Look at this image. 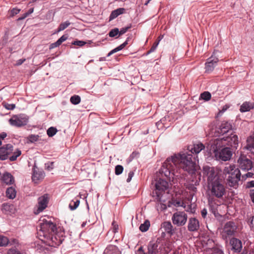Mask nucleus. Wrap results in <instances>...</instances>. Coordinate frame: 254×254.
<instances>
[{
    "mask_svg": "<svg viewBox=\"0 0 254 254\" xmlns=\"http://www.w3.org/2000/svg\"><path fill=\"white\" fill-rule=\"evenodd\" d=\"M188 219L187 215L183 211H177L174 213L172 220L174 224L178 226L184 225Z\"/></svg>",
    "mask_w": 254,
    "mask_h": 254,
    "instance_id": "nucleus-7",
    "label": "nucleus"
},
{
    "mask_svg": "<svg viewBox=\"0 0 254 254\" xmlns=\"http://www.w3.org/2000/svg\"><path fill=\"white\" fill-rule=\"evenodd\" d=\"M3 106L5 109L9 110H13L15 108V105L14 104L4 103Z\"/></svg>",
    "mask_w": 254,
    "mask_h": 254,
    "instance_id": "nucleus-44",
    "label": "nucleus"
},
{
    "mask_svg": "<svg viewBox=\"0 0 254 254\" xmlns=\"http://www.w3.org/2000/svg\"><path fill=\"white\" fill-rule=\"evenodd\" d=\"M2 182L6 185H11L14 183L13 176L9 173H5L1 177Z\"/></svg>",
    "mask_w": 254,
    "mask_h": 254,
    "instance_id": "nucleus-23",
    "label": "nucleus"
},
{
    "mask_svg": "<svg viewBox=\"0 0 254 254\" xmlns=\"http://www.w3.org/2000/svg\"><path fill=\"white\" fill-rule=\"evenodd\" d=\"M21 151L19 149H16V151H15L13 154L9 157V159L11 161H15L16 160L17 158L21 155Z\"/></svg>",
    "mask_w": 254,
    "mask_h": 254,
    "instance_id": "nucleus-36",
    "label": "nucleus"
},
{
    "mask_svg": "<svg viewBox=\"0 0 254 254\" xmlns=\"http://www.w3.org/2000/svg\"><path fill=\"white\" fill-rule=\"evenodd\" d=\"M20 9H18V8H13L11 10V15L13 16L14 15L18 14L20 12Z\"/></svg>",
    "mask_w": 254,
    "mask_h": 254,
    "instance_id": "nucleus-50",
    "label": "nucleus"
},
{
    "mask_svg": "<svg viewBox=\"0 0 254 254\" xmlns=\"http://www.w3.org/2000/svg\"><path fill=\"white\" fill-rule=\"evenodd\" d=\"M230 244L232 247V250L235 252H240L242 250V242L238 239L233 238L230 241Z\"/></svg>",
    "mask_w": 254,
    "mask_h": 254,
    "instance_id": "nucleus-16",
    "label": "nucleus"
},
{
    "mask_svg": "<svg viewBox=\"0 0 254 254\" xmlns=\"http://www.w3.org/2000/svg\"><path fill=\"white\" fill-rule=\"evenodd\" d=\"M155 188L156 190L158 191L156 192V194L159 196L162 191H165L169 188V184L166 181L160 179L157 180L155 183Z\"/></svg>",
    "mask_w": 254,
    "mask_h": 254,
    "instance_id": "nucleus-13",
    "label": "nucleus"
},
{
    "mask_svg": "<svg viewBox=\"0 0 254 254\" xmlns=\"http://www.w3.org/2000/svg\"><path fill=\"white\" fill-rule=\"evenodd\" d=\"M159 43V41H156L153 45H152V47L151 48L150 50L149 51V53L154 52L156 48L157 47L158 44Z\"/></svg>",
    "mask_w": 254,
    "mask_h": 254,
    "instance_id": "nucleus-48",
    "label": "nucleus"
},
{
    "mask_svg": "<svg viewBox=\"0 0 254 254\" xmlns=\"http://www.w3.org/2000/svg\"><path fill=\"white\" fill-rule=\"evenodd\" d=\"M39 136L38 135L31 134L28 137V140L30 142H34L38 140Z\"/></svg>",
    "mask_w": 254,
    "mask_h": 254,
    "instance_id": "nucleus-42",
    "label": "nucleus"
},
{
    "mask_svg": "<svg viewBox=\"0 0 254 254\" xmlns=\"http://www.w3.org/2000/svg\"><path fill=\"white\" fill-rule=\"evenodd\" d=\"M38 235L42 241L52 247L61 245L64 238L63 228L57 227L51 220L45 218L40 220Z\"/></svg>",
    "mask_w": 254,
    "mask_h": 254,
    "instance_id": "nucleus-2",
    "label": "nucleus"
},
{
    "mask_svg": "<svg viewBox=\"0 0 254 254\" xmlns=\"http://www.w3.org/2000/svg\"><path fill=\"white\" fill-rule=\"evenodd\" d=\"M205 148V146L201 142H197L194 143L192 146H189V150L192 153L198 154Z\"/></svg>",
    "mask_w": 254,
    "mask_h": 254,
    "instance_id": "nucleus-18",
    "label": "nucleus"
},
{
    "mask_svg": "<svg viewBox=\"0 0 254 254\" xmlns=\"http://www.w3.org/2000/svg\"><path fill=\"white\" fill-rule=\"evenodd\" d=\"M247 187H248V188L254 187V181H252L249 182L247 183Z\"/></svg>",
    "mask_w": 254,
    "mask_h": 254,
    "instance_id": "nucleus-56",
    "label": "nucleus"
},
{
    "mask_svg": "<svg viewBox=\"0 0 254 254\" xmlns=\"http://www.w3.org/2000/svg\"><path fill=\"white\" fill-rule=\"evenodd\" d=\"M131 27V25L123 27L121 29L120 31H119V35H122L125 33L128 29H129Z\"/></svg>",
    "mask_w": 254,
    "mask_h": 254,
    "instance_id": "nucleus-47",
    "label": "nucleus"
},
{
    "mask_svg": "<svg viewBox=\"0 0 254 254\" xmlns=\"http://www.w3.org/2000/svg\"><path fill=\"white\" fill-rule=\"evenodd\" d=\"M161 226L162 228H163L167 233L170 235H172L174 233L173 226L170 222H164L162 224Z\"/></svg>",
    "mask_w": 254,
    "mask_h": 254,
    "instance_id": "nucleus-24",
    "label": "nucleus"
},
{
    "mask_svg": "<svg viewBox=\"0 0 254 254\" xmlns=\"http://www.w3.org/2000/svg\"><path fill=\"white\" fill-rule=\"evenodd\" d=\"M6 135L7 134L5 132H2L0 134V138L1 139H3L6 137Z\"/></svg>",
    "mask_w": 254,
    "mask_h": 254,
    "instance_id": "nucleus-58",
    "label": "nucleus"
},
{
    "mask_svg": "<svg viewBox=\"0 0 254 254\" xmlns=\"http://www.w3.org/2000/svg\"><path fill=\"white\" fill-rule=\"evenodd\" d=\"M173 204L176 207H183L187 211H190L192 212V211L190 209V206L189 204L186 205V204L183 201L181 200L174 199L173 200Z\"/></svg>",
    "mask_w": 254,
    "mask_h": 254,
    "instance_id": "nucleus-19",
    "label": "nucleus"
},
{
    "mask_svg": "<svg viewBox=\"0 0 254 254\" xmlns=\"http://www.w3.org/2000/svg\"><path fill=\"white\" fill-rule=\"evenodd\" d=\"M218 61V58L215 56V53H213L212 55L207 59L205 63V72H211L214 70L215 67L217 65Z\"/></svg>",
    "mask_w": 254,
    "mask_h": 254,
    "instance_id": "nucleus-10",
    "label": "nucleus"
},
{
    "mask_svg": "<svg viewBox=\"0 0 254 254\" xmlns=\"http://www.w3.org/2000/svg\"><path fill=\"white\" fill-rule=\"evenodd\" d=\"M80 203L79 200L77 199L76 201H72L69 204V207L70 210H75L79 205Z\"/></svg>",
    "mask_w": 254,
    "mask_h": 254,
    "instance_id": "nucleus-38",
    "label": "nucleus"
},
{
    "mask_svg": "<svg viewBox=\"0 0 254 254\" xmlns=\"http://www.w3.org/2000/svg\"><path fill=\"white\" fill-rule=\"evenodd\" d=\"M211 94L207 91H205L200 94V98L205 100L208 101L211 99Z\"/></svg>",
    "mask_w": 254,
    "mask_h": 254,
    "instance_id": "nucleus-39",
    "label": "nucleus"
},
{
    "mask_svg": "<svg viewBox=\"0 0 254 254\" xmlns=\"http://www.w3.org/2000/svg\"><path fill=\"white\" fill-rule=\"evenodd\" d=\"M142 248L141 247L140 248H139L138 249V252H142Z\"/></svg>",
    "mask_w": 254,
    "mask_h": 254,
    "instance_id": "nucleus-63",
    "label": "nucleus"
},
{
    "mask_svg": "<svg viewBox=\"0 0 254 254\" xmlns=\"http://www.w3.org/2000/svg\"><path fill=\"white\" fill-rule=\"evenodd\" d=\"M254 108V103L250 102H245L241 106L240 111L242 113L250 111Z\"/></svg>",
    "mask_w": 254,
    "mask_h": 254,
    "instance_id": "nucleus-22",
    "label": "nucleus"
},
{
    "mask_svg": "<svg viewBox=\"0 0 254 254\" xmlns=\"http://www.w3.org/2000/svg\"><path fill=\"white\" fill-rule=\"evenodd\" d=\"M72 44L74 45L82 47L86 44V42L83 41L76 40L73 42Z\"/></svg>",
    "mask_w": 254,
    "mask_h": 254,
    "instance_id": "nucleus-46",
    "label": "nucleus"
},
{
    "mask_svg": "<svg viewBox=\"0 0 254 254\" xmlns=\"http://www.w3.org/2000/svg\"><path fill=\"white\" fill-rule=\"evenodd\" d=\"M157 243H150L148 247V254H159Z\"/></svg>",
    "mask_w": 254,
    "mask_h": 254,
    "instance_id": "nucleus-26",
    "label": "nucleus"
},
{
    "mask_svg": "<svg viewBox=\"0 0 254 254\" xmlns=\"http://www.w3.org/2000/svg\"><path fill=\"white\" fill-rule=\"evenodd\" d=\"M9 122L11 126L20 127L27 124L28 118L24 115H19L15 116L10 119Z\"/></svg>",
    "mask_w": 254,
    "mask_h": 254,
    "instance_id": "nucleus-9",
    "label": "nucleus"
},
{
    "mask_svg": "<svg viewBox=\"0 0 254 254\" xmlns=\"http://www.w3.org/2000/svg\"><path fill=\"white\" fill-rule=\"evenodd\" d=\"M8 243V238L2 235H0V247L6 246Z\"/></svg>",
    "mask_w": 254,
    "mask_h": 254,
    "instance_id": "nucleus-37",
    "label": "nucleus"
},
{
    "mask_svg": "<svg viewBox=\"0 0 254 254\" xmlns=\"http://www.w3.org/2000/svg\"><path fill=\"white\" fill-rule=\"evenodd\" d=\"M213 153L217 160L223 161L229 160L232 156V152L230 148L227 146L214 152Z\"/></svg>",
    "mask_w": 254,
    "mask_h": 254,
    "instance_id": "nucleus-6",
    "label": "nucleus"
},
{
    "mask_svg": "<svg viewBox=\"0 0 254 254\" xmlns=\"http://www.w3.org/2000/svg\"><path fill=\"white\" fill-rule=\"evenodd\" d=\"M238 163L240 168L243 170L249 171L253 167V163L251 160L244 155L240 157Z\"/></svg>",
    "mask_w": 254,
    "mask_h": 254,
    "instance_id": "nucleus-12",
    "label": "nucleus"
},
{
    "mask_svg": "<svg viewBox=\"0 0 254 254\" xmlns=\"http://www.w3.org/2000/svg\"><path fill=\"white\" fill-rule=\"evenodd\" d=\"M127 44V41L126 40L124 43H123L122 44H121V45H120L119 46L117 47V48H115L114 49L112 50V51H111L108 54V55L107 56L108 57H109L111 55H112V54L118 52V51H120L121 50H122V49H123L126 46Z\"/></svg>",
    "mask_w": 254,
    "mask_h": 254,
    "instance_id": "nucleus-31",
    "label": "nucleus"
},
{
    "mask_svg": "<svg viewBox=\"0 0 254 254\" xmlns=\"http://www.w3.org/2000/svg\"><path fill=\"white\" fill-rule=\"evenodd\" d=\"M196 183L197 182H196L194 184L187 182L185 184V186L186 188L189 190H190L192 192H194L196 191V188L195 187V186L197 185Z\"/></svg>",
    "mask_w": 254,
    "mask_h": 254,
    "instance_id": "nucleus-33",
    "label": "nucleus"
},
{
    "mask_svg": "<svg viewBox=\"0 0 254 254\" xmlns=\"http://www.w3.org/2000/svg\"><path fill=\"white\" fill-rule=\"evenodd\" d=\"M48 201L49 198L47 194L39 197L38 199L37 209L35 210V214H38L43 211L47 207Z\"/></svg>",
    "mask_w": 254,
    "mask_h": 254,
    "instance_id": "nucleus-11",
    "label": "nucleus"
},
{
    "mask_svg": "<svg viewBox=\"0 0 254 254\" xmlns=\"http://www.w3.org/2000/svg\"><path fill=\"white\" fill-rule=\"evenodd\" d=\"M227 107H225H225H224L223 109L222 110V112H224L227 110Z\"/></svg>",
    "mask_w": 254,
    "mask_h": 254,
    "instance_id": "nucleus-61",
    "label": "nucleus"
},
{
    "mask_svg": "<svg viewBox=\"0 0 254 254\" xmlns=\"http://www.w3.org/2000/svg\"><path fill=\"white\" fill-rule=\"evenodd\" d=\"M81 101V98L78 95H73L70 98V101L72 104L77 105Z\"/></svg>",
    "mask_w": 254,
    "mask_h": 254,
    "instance_id": "nucleus-34",
    "label": "nucleus"
},
{
    "mask_svg": "<svg viewBox=\"0 0 254 254\" xmlns=\"http://www.w3.org/2000/svg\"><path fill=\"white\" fill-rule=\"evenodd\" d=\"M254 174L252 172H248L242 176V179L245 180L247 178H252Z\"/></svg>",
    "mask_w": 254,
    "mask_h": 254,
    "instance_id": "nucleus-51",
    "label": "nucleus"
},
{
    "mask_svg": "<svg viewBox=\"0 0 254 254\" xmlns=\"http://www.w3.org/2000/svg\"><path fill=\"white\" fill-rule=\"evenodd\" d=\"M245 148L252 153H254V135L249 136L247 140V145Z\"/></svg>",
    "mask_w": 254,
    "mask_h": 254,
    "instance_id": "nucleus-21",
    "label": "nucleus"
},
{
    "mask_svg": "<svg viewBox=\"0 0 254 254\" xmlns=\"http://www.w3.org/2000/svg\"><path fill=\"white\" fill-rule=\"evenodd\" d=\"M45 166L47 170L51 171L54 168V163L50 162L45 164Z\"/></svg>",
    "mask_w": 254,
    "mask_h": 254,
    "instance_id": "nucleus-49",
    "label": "nucleus"
},
{
    "mask_svg": "<svg viewBox=\"0 0 254 254\" xmlns=\"http://www.w3.org/2000/svg\"><path fill=\"white\" fill-rule=\"evenodd\" d=\"M28 16V15L26 13H25L24 14H23L22 15V16H21V17H19L18 19V20H23L24 19H25L26 17H27V16Z\"/></svg>",
    "mask_w": 254,
    "mask_h": 254,
    "instance_id": "nucleus-57",
    "label": "nucleus"
},
{
    "mask_svg": "<svg viewBox=\"0 0 254 254\" xmlns=\"http://www.w3.org/2000/svg\"><path fill=\"white\" fill-rule=\"evenodd\" d=\"M238 226L234 222H226L220 230L222 238L227 242L230 237L235 235Z\"/></svg>",
    "mask_w": 254,
    "mask_h": 254,
    "instance_id": "nucleus-5",
    "label": "nucleus"
},
{
    "mask_svg": "<svg viewBox=\"0 0 254 254\" xmlns=\"http://www.w3.org/2000/svg\"><path fill=\"white\" fill-rule=\"evenodd\" d=\"M125 11L124 8H119L113 10L110 16V20H112L118 17L119 15L123 14Z\"/></svg>",
    "mask_w": 254,
    "mask_h": 254,
    "instance_id": "nucleus-29",
    "label": "nucleus"
},
{
    "mask_svg": "<svg viewBox=\"0 0 254 254\" xmlns=\"http://www.w3.org/2000/svg\"><path fill=\"white\" fill-rule=\"evenodd\" d=\"M70 24V23L68 21H66L60 24L59 28L57 29V32H59L60 31H62L64 30L65 28H66Z\"/></svg>",
    "mask_w": 254,
    "mask_h": 254,
    "instance_id": "nucleus-35",
    "label": "nucleus"
},
{
    "mask_svg": "<svg viewBox=\"0 0 254 254\" xmlns=\"http://www.w3.org/2000/svg\"><path fill=\"white\" fill-rule=\"evenodd\" d=\"M118 34H119V30L117 28L112 29L109 33V36L110 37H114Z\"/></svg>",
    "mask_w": 254,
    "mask_h": 254,
    "instance_id": "nucleus-41",
    "label": "nucleus"
},
{
    "mask_svg": "<svg viewBox=\"0 0 254 254\" xmlns=\"http://www.w3.org/2000/svg\"><path fill=\"white\" fill-rule=\"evenodd\" d=\"M123 170V167L122 165H118L115 167V174L117 175H119L122 173Z\"/></svg>",
    "mask_w": 254,
    "mask_h": 254,
    "instance_id": "nucleus-43",
    "label": "nucleus"
},
{
    "mask_svg": "<svg viewBox=\"0 0 254 254\" xmlns=\"http://www.w3.org/2000/svg\"><path fill=\"white\" fill-rule=\"evenodd\" d=\"M241 172L239 169L236 168L230 176L228 177L227 181L229 186L236 188L241 180Z\"/></svg>",
    "mask_w": 254,
    "mask_h": 254,
    "instance_id": "nucleus-8",
    "label": "nucleus"
},
{
    "mask_svg": "<svg viewBox=\"0 0 254 254\" xmlns=\"http://www.w3.org/2000/svg\"><path fill=\"white\" fill-rule=\"evenodd\" d=\"M16 192L14 188L9 187L7 188L6 191V196L10 199H13L16 196Z\"/></svg>",
    "mask_w": 254,
    "mask_h": 254,
    "instance_id": "nucleus-30",
    "label": "nucleus"
},
{
    "mask_svg": "<svg viewBox=\"0 0 254 254\" xmlns=\"http://www.w3.org/2000/svg\"><path fill=\"white\" fill-rule=\"evenodd\" d=\"M188 230L190 231H196L199 228V223L198 220L195 218H190L189 220Z\"/></svg>",
    "mask_w": 254,
    "mask_h": 254,
    "instance_id": "nucleus-17",
    "label": "nucleus"
},
{
    "mask_svg": "<svg viewBox=\"0 0 254 254\" xmlns=\"http://www.w3.org/2000/svg\"><path fill=\"white\" fill-rule=\"evenodd\" d=\"M232 128V126L230 123L224 121L221 123L219 127L217 129V132H216V133L217 134V135H218V134L223 135L224 134L228 132L230 130H231Z\"/></svg>",
    "mask_w": 254,
    "mask_h": 254,
    "instance_id": "nucleus-15",
    "label": "nucleus"
},
{
    "mask_svg": "<svg viewBox=\"0 0 254 254\" xmlns=\"http://www.w3.org/2000/svg\"><path fill=\"white\" fill-rule=\"evenodd\" d=\"M254 190H252V192L251 194V198L252 199L253 202L254 203Z\"/></svg>",
    "mask_w": 254,
    "mask_h": 254,
    "instance_id": "nucleus-60",
    "label": "nucleus"
},
{
    "mask_svg": "<svg viewBox=\"0 0 254 254\" xmlns=\"http://www.w3.org/2000/svg\"><path fill=\"white\" fill-rule=\"evenodd\" d=\"M7 254H21V253L17 249L13 248L8 251Z\"/></svg>",
    "mask_w": 254,
    "mask_h": 254,
    "instance_id": "nucleus-45",
    "label": "nucleus"
},
{
    "mask_svg": "<svg viewBox=\"0 0 254 254\" xmlns=\"http://www.w3.org/2000/svg\"><path fill=\"white\" fill-rule=\"evenodd\" d=\"M151 0H147V1L145 3V5H147L148 3L149 2V1H150Z\"/></svg>",
    "mask_w": 254,
    "mask_h": 254,
    "instance_id": "nucleus-62",
    "label": "nucleus"
},
{
    "mask_svg": "<svg viewBox=\"0 0 254 254\" xmlns=\"http://www.w3.org/2000/svg\"><path fill=\"white\" fill-rule=\"evenodd\" d=\"M150 226L149 221L146 220L143 224H141L139 227V230L143 232L147 231Z\"/></svg>",
    "mask_w": 254,
    "mask_h": 254,
    "instance_id": "nucleus-32",
    "label": "nucleus"
},
{
    "mask_svg": "<svg viewBox=\"0 0 254 254\" xmlns=\"http://www.w3.org/2000/svg\"><path fill=\"white\" fill-rule=\"evenodd\" d=\"M204 254H224L222 251L218 247L208 248L206 249Z\"/></svg>",
    "mask_w": 254,
    "mask_h": 254,
    "instance_id": "nucleus-28",
    "label": "nucleus"
},
{
    "mask_svg": "<svg viewBox=\"0 0 254 254\" xmlns=\"http://www.w3.org/2000/svg\"><path fill=\"white\" fill-rule=\"evenodd\" d=\"M112 226L113 228V232L116 233L118 230V225L115 221L112 222Z\"/></svg>",
    "mask_w": 254,
    "mask_h": 254,
    "instance_id": "nucleus-52",
    "label": "nucleus"
},
{
    "mask_svg": "<svg viewBox=\"0 0 254 254\" xmlns=\"http://www.w3.org/2000/svg\"><path fill=\"white\" fill-rule=\"evenodd\" d=\"M204 174L207 176V193L210 197L222 198L226 194V188L213 167L205 166Z\"/></svg>",
    "mask_w": 254,
    "mask_h": 254,
    "instance_id": "nucleus-3",
    "label": "nucleus"
},
{
    "mask_svg": "<svg viewBox=\"0 0 254 254\" xmlns=\"http://www.w3.org/2000/svg\"><path fill=\"white\" fill-rule=\"evenodd\" d=\"M208 243H213V241L212 240H209L208 241Z\"/></svg>",
    "mask_w": 254,
    "mask_h": 254,
    "instance_id": "nucleus-64",
    "label": "nucleus"
},
{
    "mask_svg": "<svg viewBox=\"0 0 254 254\" xmlns=\"http://www.w3.org/2000/svg\"><path fill=\"white\" fill-rule=\"evenodd\" d=\"M192 155L187 152H181L168 158L162 165L160 173L174 180L181 177L182 170L189 173H193L195 170V163L192 160Z\"/></svg>",
    "mask_w": 254,
    "mask_h": 254,
    "instance_id": "nucleus-1",
    "label": "nucleus"
},
{
    "mask_svg": "<svg viewBox=\"0 0 254 254\" xmlns=\"http://www.w3.org/2000/svg\"><path fill=\"white\" fill-rule=\"evenodd\" d=\"M133 175H134V172L133 171H130L129 172V173L128 174V177L127 180V182H129L131 181Z\"/></svg>",
    "mask_w": 254,
    "mask_h": 254,
    "instance_id": "nucleus-53",
    "label": "nucleus"
},
{
    "mask_svg": "<svg viewBox=\"0 0 254 254\" xmlns=\"http://www.w3.org/2000/svg\"><path fill=\"white\" fill-rule=\"evenodd\" d=\"M25 61V59H19L16 62L15 65L17 66L20 65L22 64Z\"/></svg>",
    "mask_w": 254,
    "mask_h": 254,
    "instance_id": "nucleus-54",
    "label": "nucleus"
},
{
    "mask_svg": "<svg viewBox=\"0 0 254 254\" xmlns=\"http://www.w3.org/2000/svg\"><path fill=\"white\" fill-rule=\"evenodd\" d=\"M33 11H34V8H30L28 12H26V13L29 15V14H31L33 12Z\"/></svg>",
    "mask_w": 254,
    "mask_h": 254,
    "instance_id": "nucleus-59",
    "label": "nucleus"
},
{
    "mask_svg": "<svg viewBox=\"0 0 254 254\" xmlns=\"http://www.w3.org/2000/svg\"><path fill=\"white\" fill-rule=\"evenodd\" d=\"M57 132V129L54 127H50L47 131V134L49 136L52 137L54 136Z\"/></svg>",
    "mask_w": 254,
    "mask_h": 254,
    "instance_id": "nucleus-40",
    "label": "nucleus"
},
{
    "mask_svg": "<svg viewBox=\"0 0 254 254\" xmlns=\"http://www.w3.org/2000/svg\"><path fill=\"white\" fill-rule=\"evenodd\" d=\"M207 211L205 208L201 210V215L202 217L205 218L207 215Z\"/></svg>",
    "mask_w": 254,
    "mask_h": 254,
    "instance_id": "nucleus-55",
    "label": "nucleus"
},
{
    "mask_svg": "<svg viewBox=\"0 0 254 254\" xmlns=\"http://www.w3.org/2000/svg\"><path fill=\"white\" fill-rule=\"evenodd\" d=\"M236 168V166L233 164H227L223 170V174L225 176V177L228 179V177L230 176V175L233 173V171Z\"/></svg>",
    "mask_w": 254,
    "mask_h": 254,
    "instance_id": "nucleus-20",
    "label": "nucleus"
},
{
    "mask_svg": "<svg viewBox=\"0 0 254 254\" xmlns=\"http://www.w3.org/2000/svg\"><path fill=\"white\" fill-rule=\"evenodd\" d=\"M13 146L10 144L0 148V160H4L7 159L8 155L12 153Z\"/></svg>",
    "mask_w": 254,
    "mask_h": 254,
    "instance_id": "nucleus-14",
    "label": "nucleus"
},
{
    "mask_svg": "<svg viewBox=\"0 0 254 254\" xmlns=\"http://www.w3.org/2000/svg\"><path fill=\"white\" fill-rule=\"evenodd\" d=\"M217 136L216 134V136ZM238 144V136L231 133L230 136L222 137L219 135L218 137H214L210 140L206 148L210 152H214L227 146L236 147Z\"/></svg>",
    "mask_w": 254,
    "mask_h": 254,
    "instance_id": "nucleus-4",
    "label": "nucleus"
},
{
    "mask_svg": "<svg viewBox=\"0 0 254 254\" xmlns=\"http://www.w3.org/2000/svg\"><path fill=\"white\" fill-rule=\"evenodd\" d=\"M67 39V36L66 35H63L60 38H59L56 42L51 44L50 46V49H52L57 47H59L62 44V43L66 40Z\"/></svg>",
    "mask_w": 254,
    "mask_h": 254,
    "instance_id": "nucleus-27",
    "label": "nucleus"
},
{
    "mask_svg": "<svg viewBox=\"0 0 254 254\" xmlns=\"http://www.w3.org/2000/svg\"><path fill=\"white\" fill-rule=\"evenodd\" d=\"M45 176V174L43 171H36L34 170L32 175L33 181L37 183L39 181L42 180Z\"/></svg>",
    "mask_w": 254,
    "mask_h": 254,
    "instance_id": "nucleus-25",
    "label": "nucleus"
}]
</instances>
